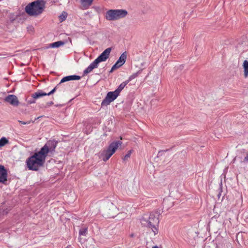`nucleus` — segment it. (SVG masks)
I'll return each instance as SVG.
<instances>
[{"label": "nucleus", "instance_id": "nucleus-7", "mask_svg": "<svg viewBox=\"0 0 248 248\" xmlns=\"http://www.w3.org/2000/svg\"><path fill=\"white\" fill-rule=\"evenodd\" d=\"M111 48L110 47L106 49L96 59V61L99 63L106 61L109 57Z\"/></svg>", "mask_w": 248, "mask_h": 248}, {"label": "nucleus", "instance_id": "nucleus-8", "mask_svg": "<svg viewBox=\"0 0 248 248\" xmlns=\"http://www.w3.org/2000/svg\"><path fill=\"white\" fill-rule=\"evenodd\" d=\"M4 101L9 103L13 106H17L19 104L17 97L13 94H10L4 98Z\"/></svg>", "mask_w": 248, "mask_h": 248}, {"label": "nucleus", "instance_id": "nucleus-12", "mask_svg": "<svg viewBox=\"0 0 248 248\" xmlns=\"http://www.w3.org/2000/svg\"><path fill=\"white\" fill-rule=\"evenodd\" d=\"M99 63L95 60L84 71V75H87L91 72L94 69L98 67Z\"/></svg>", "mask_w": 248, "mask_h": 248}, {"label": "nucleus", "instance_id": "nucleus-19", "mask_svg": "<svg viewBox=\"0 0 248 248\" xmlns=\"http://www.w3.org/2000/svg\"><path fill=\"white\" fill-rule=\"evenodd\" d=\"M8 143V140L5 137L0 139V147L4 146Z\"/></svg>", "mask_w": 248, "mask_h": 248}, {"label": "nucleus", "instance_id": "nucleus-18", "mask_svg": "<svg viewBox=\"0 0 248 248\" xmlns=\"http://www.w3.org/2000/svg\"><path fill=\"white\" fill-rule=\"evenodd\" d=\"M64 44V43L63 42L60 41L56 42L53 43L49 44V46L47 48H48V47H53V48L59 47L62 46H63Z\"/></svg>", "mask_w": 248, "mask_h": 248}, {"label": "nucleus", "instance_id": "nucleus-27", "mask_svg": "<svg viewBox=\"0 0 248 248\" xmlns=\"http://www.w3.org/2000/svg\"><path fill=\"white\" fill-rule=\"evenodd\" d=\"M154 220L153 219H152V222H154Z\"/></svg>", "mask_w": 248, "mask_h": 248}, {"label": "nucleus", "instance_id": "nucleus-3", "mask_svg": "<svg viewBox=\"0 0 248 248\" xmlns=\"http://www.w3.org/2000/svg\"><path fill=\"white\" fill-rule=\"evenodd\" d=\"M127 14V11L124 9H111L106 12L105 18L109 21L117 20L125 17Z\"/></svg>", "mask_w": 248, "mask_h": 248}, {"label": "nucleus", "instance_id": "nucleus-22", "mask_svg": "<svg viewBox=\"0 0 248 248\" xmlns=\"http://www.w3.org/2000/svg\"><path fill=\"white\" fill-rule=\"evenodd\" d=\"M132 150H130L128 152L127 154L124 156V160H126L129 157H130V155H131V154L132 153Z\"/></svg>", "mask_w": 248, "mask_h": 248}, {"label": "nucleus", "instance_id": "nucleus-6", "mask_svg": "<svg viewBox=\"0 0 248 248\" xmlns=\"http://www.w3.org/2000/svg\"><path fill=\"white\" fill-rule=\"evenodd\" d=\"M126 57L127 55L126 52L122 53L115 64L112 67L110 72H112L114 70L119 68L121 66H122L125 63Z\"/></svg>", "mask_w": 248, "mask_h": 248}, {"label": "nucleus", "instance_id": "nucleus-11", "mask_svg": "<svg viewBox=\"0 0 248 248\" xmlns=\"http://www.w3.org/2000/svg\"><path fill=\"white\" fill-rule=\"evenodd\" d=\"M122 144V142L120 141H116L111 143L108 147V149L111 151L113 154L116 152Z\"/></svg>", "mask_w": 248, "mask_h": 248}, {"label": "nucleus", "instance_id": "nucleus-10", "mask_svg": "<svg viewBox=\"0 0 248 248\" xmlns=\"http://www.w3.org/2000/svg\"><path fill=\"white\" fill-rule=\"evenodd\" d=\"M7 171L2 165H0V183H4L7 180Z\"/></svg>", "mask_w": 248, "mask_h": 248}, {"label": "nucleus", "instance_id": "nucleus-23", "mask_svg": "<svg viewBox=\"0 0 248 248\" xmlns=\"http://www.w3.org/2000/svg\"><path fill=\"white\" fill-rule=\"evenodd\" d=\"M18 122L22 124H30V122H25L21 121H18Z\"/></svg>", "mask_w": 248, "mask_h": 248}, {"label": "nucleus", "instance_id": "nucleus-17", "mask_svg": "<svg viewBox=\"0 0 248 248\" xmlns=\"http://www.w3.org/2000/svg\"><path fill=\"white\" fill-rule=\"evenodd\" d=\"M93 0H81L82 7L87 9L92 4Z\"/></svg>", "mask_w": 248, "mask_h": 248}, {"label": "nucleus", "instance_id": "nucleus-13", "mask_svg": "<svg viewBox=\"0 0 248 248\" xmlns=\"http://www.w3.org/2000/svg\"><path fill=\"white\" fill-rule=\"evenodd\" d=\"M113 154L108 148L101 154V157L104 161L108 160Z\"/></svg>", "mask_w": 248, "mask_h": 248}, {"label": "nucleus", "instance_id": "nucleus-1", "mask_svg": "<svg viewBox=\"0 0 248 248\" xmlns=\"http://www.w3.org/2000/svg\"><path fill=\"white\" fill-rule=\"evenodd\" d=\"M49 151V147L46 144L38 152L29 157L27 160V165L29 169L37 170L44 165Z\"/></svg>", "mask_w": 248, "mask_h": 248}, {"label": "nucleus", "instance_id": "nucleus-2", "mask_svg": "<svg viewBox=\"0 0 248 248\" xmlns=\"http://www.w3.org/2000/svg\"><path fill=\"white\" fill-rule=\"evenodd\" d=\"M45 8L43 0H37L28 4L25 7L26 12L30 16H36L41 14Z\"/></svg>", "mask_w": 248, "mask_h": 248}, {"label": "nucleus", "instance_id": "nucleus-9", "mask_svg": "<svg viewBox=\"0 0 248 248\" xmlns=\"http://www.w3.org/2000/svg\"><path fill=\"white\" fill-rule=\"evenodd\" d=\"M56 91V88H54L52 91H51L48 93H46L42 91H38V92H36L33 93L31 95L32 97L34 99H38L39 98L43 97L44 96L46 95H49L53 93H54Z\"/></svg>", "mask_w": 248, "mask_h": 248}, {"label": "nucleus", "instance_id": "nucleus-20", "mask_svg": "<svg viewBox=\"0 0 248 248\" xmlns=\"http://www.w3.org/2000/svg\"><path fill=\"white\" fill-rule=\"evenodd\" d=\"M67 16V13L65 12H63L59 16V20L62 22L65 20Z\"/></svg>", "mask_w": 248, "mask_h": 248}, {"label": "nucleus", "instance_id": "nucleus-14", "mask_svg": "<svg viewBox=\"0 0 248 248\" xmlns=\"http://www.w3.org/2000/svg\"><path fill=\"white\" fill-rule=\"evenodd\" d=\"M136 75L135 76H131L129 77V80L127 81H125L124 82H122L118 87V88L115 90L119 94H120V92L125 87V86L128 84V83L133 78H134Z\"/></svg>", "mask_w": 248, "mask_h": 248}, {"label": "nucleus", "instance_id": "nucleus-25", "mask_svg": "<svg viewBox=\"0 0 248 248\" xmlns=\"http://www.w3.org/2000/svg\"><path fill=\"white\" fill-rule=\"evenodd\" d=\"M152 248H159L158 246H155L152 247Z\"/></svg>", "mask_w": 248, "mask_h": 248}, {"label": "nucleus", "instance_id": "nucleus-16", "mask_svg": "<svg viewBox=\"0 0 248 248\" xmlns=\"http://www.w3.org/2000/svg\"><path fill=\"white\" fill-rule=\"evenodd\" d=\"M242 67L244 69V76L245 78H247L248 77V61H244Z\"/></svg>", "mask_w": 248, "mask_h": 248}, {"label": "nucleus", "instance_id": "nucleus-4", "mask_svg": "<svg viewBox=\"0 0 248 248\" xmlns=\"http://www.w3.org/2000/svg\"><path fill=\"white\" fill-rule=\"evenodd\" d=\"M119 95V94L116 91L108 92L105 98L102 102V106H107L113 101Z\"/></svg>", "mask_w": 248, "mask_h": 248}, {"label": "nucleus", "instance_id": "nucleus-26", "mask_svg": "<svg viewBox=\"0 0 248 248\" xmlns=\"http://www.w3.org/2000/svg\"><path fill=\"white\" fill-rule=\"evenodd\" d=\"M34 103V101H32V102H29V103H30V104H31V103Z\"/></svg>", "mask_w": 248, "mask_h": 248}, {"label": "nucleus", "instance_id": "nucleus-5", "mask_svg": "<svg viewBox=\"0 0 248 248\" xmlns=\"http://www.w3.org/2000/svg\"><path fill=\"white\" fill-rule=\"evenodd\" d=\"M159 220L154 215H151L149 218L148 226L152 229V231L155 235L158 233V231L156 226L158 224Z\"/></svg>", "mask_w": 248, "mask_h": 248}, {"label": "nucleus", "instance_id": "nucleus-24", "mask_svg": "<svg viewBox=\"0 0 248 248\" xmlns=\"http://www.w3.org/2000/svg\"><path fill=\"white\" fill-rule=\"evenodd\" d=\"M245 160L248 161V155L245 157Z\"/></svg>", "mask_w": 248, "mask_h": 248}, {"label": "nucleus", "instance_id": "nucleus-15", "mask_svg": "<svg viewBox=\"0 0 248 248\" xmlns=\"http://www.w3.org/2000/svg\"><path fill=\"white\" fill-rule=\"evenodd\" d=\"M80 77L78 76L72 75L69 76L62 78L61 81V83H63L66 81L70 80H78L80 79Z\"/></svg>", "mask_w": 248, "mask_h": 248}, {"label": "nucleus", "instance_id": "nucleus-21", "mask_svg": "<svg viewBox=\"0 0 248 248\" xmlns=\"http://www.w3.org/2000/svg\"><path fill=\"white\" fill-rule=\"evenodd\" d=\"M87 232V229L86 228H84L82 230H80L79 231V234L82 235H85Z\"/></svg>", "mask_w": 248, "mask_h": 248}]
</instances>
